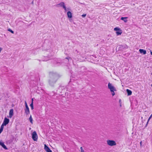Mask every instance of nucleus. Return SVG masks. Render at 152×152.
Segmentation results:
<instances>
[{
  "mask_svg": "<svg viewBox=\"0 0 152 152\" xmlns=\"http://www.w3.org/2000/svg\"><path fill=\"white\" fill-rule=\"evenodd\" d=\"M49 75L50 78L48 80L49 85L53 87L60 76L57 73L53 72H50Z\"/></svg>",
  "mask_w": 152,
  "mask_h": 152,
  "instance_id": "1",
  "label": "nucleus"
},
{
  "mask_svg": "<svg viewBox=\"0 0 152 152\" xmlns=\"http://www.w3.org/2000/svg\"><path fill=\"white\" fill-rule=\"evenodd\" d=\"M108 88L110 90V91L112 93V94L113 96H114L115 94L114 91H116V89L115 87L112 85V84L109 83L108 84Z\"/></svg>",
  "mask_w": 152,
  "mask_h": 152,
  "instance_id": "2",
  "label": "nucleus"
},
{
  "mask_svg": "<svg viewBox=\"0 0 152 152\" xmlns=\"http://www.w3.org/2000/svg\"><path fill=\"white\" fill-rule=\"evenodd\" d=\"M107 142V144L110 146L115 145L116 144L115 141L113 140H108Z\"/></svg>",
  "mask_w": 152,
  "mask_h": 152,
  "instance_id": "3",
  "label": "nucleus"
},
{
  "mask_svg": "<svg viewBox=\"0 0 152 152\" xmlns=\"http://www.w3.org/2000/svg\"><path fill=\"white\" fill-rule=\"evenodd\" d=\"M37 135L36 131H34L32 134V138L34 141H37Z\"/></svg>",
  "mask_w": 152,
  "mask_h": 152,
  "instance_id": "4",
  "label": "nucleus"
},
{
  "mask_svg": "<svg viewBox=\"0 0 152 152\" xmlns=\"http://www.w3.org/2000/svg\"><path fill=\"white\" fill-rule=\"evenodd\" d=\"M9 121L10 120L9 118L5 117L2 124H4V126H6L9 123Z\"/></svg>",
  "mask_w": 152,
  "mask_h": 152,
  "instance_id": "5",
  "label": "nucleus"
},
{
  "mask_svg": "<svg viewBox=\"0 0 152 152\" xmlns=\"http://www.w3.org/2000/svg\"><path fill=\"white\" fill-rule=\"evenodd\" d=\"M44 149L47 152H52V151L46 144L44 145Z\"/></svg>",
  "mask_w": 152,
  "mask_h": 152,
  "instance_id": "6",
  "label": "nucleus"
},
{
  "mask_svg": "<svg viewBox=\"0 0 152 152\" xmlns=\"http://www.w3.org/2000/svg\"><path fill=\"white\" fill-rule=\"evenodd\" d=\"M25 113L26 115H28L30 113V110L28 107H26L25 109Z\"/></svg>",
  "mask_w": 152,
  "mask_h": 152,
  "instance_id": "7",
  "label": "nucleus"
},
{
  "mask_svg": "<svg viewBox=\"0 0 152 152\" xmlns=\"http://www.w3.org/2000/svg\"><path fill=\"white\" fill-rule=\"evenodd\" d=\"M0 145L5 150L8 149V148L5 145L3 142H2L1 141H0Z\"/></svg>",
  "mask_w": 152,
  "mask_h": 152,
  "instance_id": "8",
  "label": "nucleus"
},
{
  "mask_svg": "<svg viewBox=\"0 0 152 152\" xmlns=\"http://www.w3.org/2000/svg\"><path fill=\"white\" fill-rule=\"evenodd\" d=\"M139 52L141 53H142L143 55L145 54L146 53V51L145 50L143 49H140Z\"/></svg>",
  "mask_w": 152,
  "mask_h": 152,
  "instance_id": "9",
  "label": "nucleus"
},
{
  "mask_svg": "<svg viewBox=\"0 0 152 152\" xmlns=\"http://www.w3.org/2000/svg\"><path fill=\"white\" fill-rule=\"evenodd\" d=\"M13 109L10 110L9 112V117L11 118L13 114Z\"/></svg>",
  "mask_w": 152,
  "mask_h": 152,
  "instance_id": "10",
  "label": "nucleus"
},
{
  "mask_svg": "<svg viewBox=\"0 0 152 152\" xmlns=\"http://www.w3.org/2000/svg\"><path fill=\"white\" fill-rule=\"evenodd\" d=\"M67 15L68 18H71L72 17V13L70 11H68L67 12Z\"/></svg>",
  "mask_w": 152,
  "mask_h": 152,
  "instance_id": "11",
  "label": "nucleus"
},
{
  "mask_svg": "<svg viewBox=\"0 0 152 152\" xmlns=\"http://www.w3.org/2000/svg\"><path fill=\"white\" fill-rule=\"evenodd\" d=\"M126 91L127 94L128 96H130L132 94V91H131V90L129 89H127Z\"/></svg>",
  "mask_w": 152,
  "mask_h": 152,
  "instance_id": "12",
  "label": "nucleus"
},
{
  "mask_svg": "<svg viewBox=\"0 0 152 152\" xmlns=\"http://www.w3.org/2000/svg\"><path fill=\"white\" fill-rule=\"evenodd\" d=\"M127 17H122L121 18V20H123L126 23L127 21Z\"/></svg>",
  "mask_w": 152,
  "mask_h": 152,
  "instance_id": "13",
  "label": "nucleus"
},
{
  "mask_svg": "<svg viewBox=\"0 0 152 152\" xmlns=\"http://www.w3.org/2000/svg\"><path fill=\"white\" fill-rule=\"evenodd\" d=\"M64 3L62 2L60 3L59 4H57L56 6L58 7V5H60L61 7H63V6H64Z\"/></svg>",
  "mask_w": 152,
  "mask_h": 152,
  "instance_id": "14",
  "label": "nucleus"
},
{
  "mask_svg": "<svg viewBox=\"0 0 152 152\" xmlns=\"http://www.w3.org/2000/svg\"><path fill=\"white\" fill-rule=\"evenodd\" d=\"M122 30L121 29H120V30H119L118 31H117V32H116V34L117 35H121V34H122Z\"/></svg>",
  "mask_w": 152,
  "mask_h": 152,
  "instance_id": "15",
  "label": "nucleus"
},
{
  "mask_svg": "<svg viewBox=\"0 0 152 152\" xmlns=\"http://www.w3.org/2000/svg\"><path fill=\"white\" fill-rule=\"evenodd\" d=\"M45 58H43L42 59V61H46L49 60V57L48 56H47L46 57H44Z\"/></svg>",
  "mask_w": 152,
  "mask_h": 152,
  "instance_id": "16",
  "label": "nucleus"
},
{
  "mask_svg": "<svg viewBox=\"0 0 152 152\" xmlns=\"http://www.w3.org/2000/svg\"><path fill=\"white\" fill-rule=\"evenodd\" d=\"M29 120L30 121V122L31 123V124H33V120L31 115H30L29 117Z\"/></svg>",
  "mask_w": 152,
  "mask_h": 152,
  "instance_id": "17",
  "label": "nucleus"
},
{
  "mask_svg": "<svg viewBox=\"0 0 152 152\" xmlns=\"http://www.w3.org/2000/svg\"><path fill=\"white\" fill-rule=\"evenodd\" d=\"M120 29L118 27H115L114 28V30L116 31V32H117V31H118L119 30H120Z\"/></svg>",
  "mask_w": 152,
  "mask_h": 152,
  "instance_id": "18",
  "label": "nucleus"
},
{
  "mask_svg": "<svg viewBox=\"0 0 152 152\" xmlns=\"http://www.w3.org/2000/svg\"><path fill=\"white\" fill-rule=\"evenodd\" d=\"M30 106L31 107V109L32 110L34 109V108L33 103H31V104H30Z\"/></svg>",
  "mask_w": 152,
  "mask_h": 152,
  "instance_id": "19",
  "label": "nucleus"
},
{
  "mask_svg": "<svg viewBox=\"0 0 152 152\" xmlns=\"http://www.w3.org/2000/svg\"><path fill=\"white\" fill-rule=\"evenodd\" d=\"M4 124H3L1 125V128H0V129L1 130H2V131L4 129Z\"/></svg>",
  "mask_w": 152,
  "mask_h": 152,
  "instance_id": "20",
  "label": "nucleus"
},
{
  "mask_svg": "<svg viewBox=\"0 0 152 152\" xmlns=\"http://www.w3.org/2000/svg\"><path fill=\"white\" fill-rule=\"evenodd\" d=\"M123 48H122V49H124V48H128V46L126 45H123Z\"/></svg>",
  "mask_w": 152,
  "mask_h": 152,
  "instance_id": "21",
  "label": "nucleus"
},
{
  "mask_svg": "<svg viewBox=\"0 0 152 152\" xmlns=\"http://www.w3.org/2000/svg\"><path fill=\"white\" fill-rule=\"evenodd\" d=\"M8 31L10 32H11L13 34L14 33V32L12 30H11L10 28H9L8 29Z\"/></svg>",
  "mask_w": 152,
  "mask_h": 152,
  "instance_id": "22",
  "label": "nucleus"
},
{
  "mask_svg": "<svg viewBox=\"0 0 152 152\" xmlns=\"http://www.w3.org/2000/svg\"><path fill=\"white\" fill-rule=\"evenodd\" d=\"M152 116V114L151 115V116L149 118H148V120L147 122L146 125V126L147 125V124H148V121H149L151 119V118Z\"/></svg>",
  "mask_w": 152,
  "mask_h": 152,
  "instance_id": "23",
  "label": "nucleus"
},
{
  "mask_svg": "<svg viewBox=\"0 0 152 152\" xmlns=\"http://www.w3.org/2000/svg\"><path fill=\"white\" fill-rule=\"evenodd\" d=\"M123 45H120L119 47V50H122L123 49H122V48H123Z\"/></svg>",
  "mask_w": 152,
  "mask_h": 152,
  "instance_id": "24",
  "label": "nucleus"
},
{
  "mask_svg": "<svg viewBox=\"0 0 152 152\" xmlns=\"http://www.w3.org/2000/svg\"><path fill=\"white\" fill-rule=\"evenodd\" d=\"M64 9L65 11H66V7L65 5H64V6H63V7H62Z\"/></svg>",
  "mask_w": 152,
  "mask_h": 152,
  "instance_id": "25",
  "label": "nucleus"
},
{
  "mask_svg": "<svg viewBox=\"0 0 152 152\" xmlns=\"http://www.w3.org/2000/svg\"><path fill=\"white\" fill-rule=\"evenodd\" d=\"M81 68L82 70H84L85 71L86 70L84 66L82 67Z\"/></svg>",
  "mask_w": 152,
  "mask_h": 152,
  "instance_id": "26",
  "label": "nucleus"
},
{
  "mask_svg": "<svg viewBox=\"0 0 152 152\" xmlns=\"http://www.w3.org/2000/svg\"><path fill=\"white\" fill-rule=\"evenodd\" d=\"M86 14H83L82 15V16L83 18H84L86 16Z\"/></svg>",
  "mask_w": 152,
  "mask_h": 152,
  "instance_id": "27",
  "label": "nucleus"
},
{
  "mask_svg": "<svg viewBox=\"0 0 152 152\" xmlns=\"http://www.w3.org/2000/svg\"><path fill=\"white\" fill-rule=\"evenodd\" d=\"M92 56L94 57L95 58H96V56L95 55H93L91 56V58H93L92 57Z\"/></svg>",
  "mask_w": 152,
  "mask_h": 152,
  "instance_id": "28",
  "label": "nucleus"
},
{
  "mask_svg": "<svg viewBox=\"0 0 152 152\" xmlns=\"http://www.w3.org/2000/svg\"><path fill=\"white\" fill-rule=\"evenodd\" d=\"M25 107H28V106L26 103V101L25 102Z\"/></svg>",
  "mask_w": 152,
  "mask_h": 152,
  "instance_id": "29",
  "label": "nucleus"
},
{
  "mask_svg": "<svg viewBox=\"0 0 152 152\" xmlns=\"http://www.w3.org/2000/svg\"><path fill=\"white\" fill-rule=\"evenodd\" d=\"M80 149H81V151H84V150H83V149L82 147H81Z\"/></svg>",
  "mask_w": 152,
  "mask_h": 152,
  "instance_id": "30",
  "label": "nucleus"
},
{
  "mask_svg": "<svg viewBox=\"0 0 152 152\" xmlns=\"http://www.w3.org/2000/svg\"><path fill=\"white\" fill-rule=\"evenodd\" d=\"M70 58L69 57H67L66 58H65L66 59H67L69 60V58Z\"/></svg>",
  "mask_w": 152,
  "mask_h": 152,
  "instance_id": "31",
  "label": "nucleus"
},
{
  "mask_svg": "<svg viewBox=\"0 0 152 152\" xmlns=\"http://www.w3.org/2000/svg\"><path fill=\"white\" fill-rule=\"evenodd\" d=\"M70 10V9L69 8H66V11L67 10Z\"/></svg>",
  "mask_w": 152,
  "mask_h": 152,
  "instance_id": "32",
  "label": "nucleus"
},
{
  "mask_svg": "<svg viewBox=\"0 0 152 152\" xmlns=\"http://www.w3.org/2000/svg\"><path fill=\"white\" fill-rule=\"evenodd\" d=\"M33 103V98H32L31 99V103Z\"/></svg>",
  "mask_w": 152,
  "mask_h": 152,
  "instance_id": "33",
  "label": "nucleus"
},
{
  "mask_svg": "<svg viewBox=\"0 0 152 152\" xmlns=\"http://www.w3.org/2000/svg\"><path fill=\"white\" fill-rule=\"evenodd\" d=\"M119 103L121 104V99H120L119 100Z\"/></svg>",
  "mask_w": 152,
  "mask_h": 152,
  "instance_id": "34",
  "label": "nucleus"
},
{
  "mask_svg": "<svg viewBox=\"0 0 152 152\" xmlns=\"http://www.w3.org/2000/svg\"><path fill=\"white\" fill-rule=\"evenodd\" d=\"M2 50V48H0V52Z\"/></svg>",
  "mask_w": 152,
  "mask_h": 152,
  "instance_id": "35",
  "label": "nucleus"
},
{
  "mask_svg": "<svg viewBox=\"0 0 152 152\" xmlns=\"http://www.w3.org/2000/svg\"><path fill=\"white\" fill-rule=\"evenodd\" d=\"M142 141H141L140 142V145L141 146V145H142Z\"/></svg>",
  "mask_w": 152,
  "mask_h": 152,
  "instance_id": "36",
  "label": "nucleus"
},
{
  "mask_svg": "<svg viewBox=\"0 0 152 152\" xmlns=\"http://www.w3.org/2000/svg\"><path fill=\"white\" fill-rule=\"evenodd\" d=\"M2 131L0 129V134L1 133Z\"/></svg>",
  "mask_w": 152,
  "mask_h": 152,
  "instance_id": "37",
  "label": "nucleus"
},
{
  "mask_svg": "<svg viewBox=\"0 0 152 152\" xmlns=\"http://www.w3.org/2000/svg\"><path fill=\"white\" fill-rule=\"evenodd\" d=\"M150 53L151 54V55H152V52L151 51H150Z\"/></svg>",
  "mask_w": 152,
  "mask_h": 152,
  "instance_id": "38",
  "label": "nucleus"
},
{
  "mask_svg": "<svg viewBox=\"0 0 152 152\" xmlns=\"http://www.w3.org/2000/svg\"><path fill=\"white\" fill-rule=\"evenodd\" d=\"M81 152H84V151H81Z\"/></svg>",
  "mask_w": 152,
  "mask_h": 152,
  "instance_id": "39",
  "label": "nucleus"
},
{
  "mask_svg": "<svg viewBox=\"0 0 152 152\" xmlns=\"http://www.w3.org/2000/svg\"><path fill=\"white\" fill-rule=\"evenodd\" d=\"M120 106L121 107V104H120Z\"/></svg>",
  "mask_w": 152,
  "mask_h": 152,
  "instance_id": "40",
  "label": "nucleus"
},
{
  "mask_svg": "<svg viewBox=\"0 0 152 152\" xmlns=\"http://www.w3.org/2000/svg\"><path fill=\"white\" fill-rule=\"evenodd\" d=\"M61 86H60L59 87V88H61Z\"/></svg>",
  "mask_w": 152,
  "mask_h": 152,
  "instance_id": "41",
  "label": "nucleus"
},
{
  "mask_svg": "<svg viewBox=\"0 0 152 152\" xmlns=\"http://www.w3.org/2000/svg\"><path fill=\"white\" fill-rule=\"evenodd\" d=\"M151 75H152V73H151Z\"/></svg>",
  "mask_w": 152,
  "mask_h": 152,
  "instance_id": "42",
  "label": "nucleus"
}]
</instances>
